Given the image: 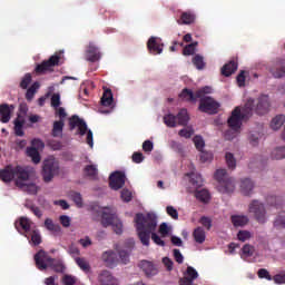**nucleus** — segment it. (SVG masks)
<instances>
[{"label": "nucleus", "instance_id": "33", "mask_svg": "<svg viewBox=\"0 0 285 285\" xmlns=\"http://www.w3.org/2000/svg\"><path fill=\"white\" fill-rule=\"evenodd\" d=\"M101 104L102 106L110 107L112 104H115V98L112 96V90L111 89H105L102 97H101Z\"/></svg>", "mask_w": 285, "mask_h": 285}, {"label": "nucleus", "instance_id": "47", "mask_svg": "<svg viewBox=\"0 0 285 285\" xmlns=\"http://www.w3.org/2000/svg\"><path fill=\"white\" fill-rule=\"evenodd\" d=\"M272 159H285V146L275 148L272 151Z\"/></svg>", "mask_w": 285, "mask_h": 285}, {"label": "nucleus", "instance_id": "37", "mask_svg": "<svg viewBox=\"0 0 285 285\" xmlns=\"http://www.w3.org/2000/svg\"><path fill=\"white\" fill-rule=\"evenodd\" d=\"M180 99H184L185 101H197V92H193V90L190 89H184L180 95H179Z\"/></svg>", "mask_w": 285, "mask_h": 285}, {"label": "nucleus", "instance_id": "10", "mask_svg": "<svg viewBox=\"0 0 285 285\" xmlns=\"http://www.w3.org/2000/svg\"><path fill=\"white\" fill-rule=\"evenodd\" d=\"M164 124L168 128H176L177 124L178 126H188V121H190V116H188L187 109H180L177 114V116L173 114H167L164 116Z\"/></svg>", "mask_w": 285, "mask_h": 285}, {"label": "nucleus", "instance_id": "4", "mask_svg": "<svg viewBox=\"0 0 285 285\" xmlns=\"http://www.w3.org/2000/svg\"><path fill=\"white\" fill-rule=\"evenodd\" d=\"M212 92L213 89L210 87H203L196 91V97L200 99L198 109L207 115H217L219 112V102L214 100L213 97L206 96Z\"/></svg>", "mask_w": 285, "mask_h": 285}, {"label": "nucleus", "instance_id": "7", "mask_svg": "<svg viewBox=\"0 0 285 285\" xmlns=\"http://www.w3.org/2000/svg\"><path fill=\"white\" fill-rule=\"evenodd\" d=\"M101 224L104 228H108V226H111L116 235H121V233H124V224L121 223L119 217H117V214H115L108 207H105L101 212Z\"/></svg>", "mask_w": 285, "mask_h": 285}, {"label": "nucleus", "instance_id": "6", "mask_svg": "<svg viewBox=\"0 0 285 285\" xmlns=\"http://www.w3.org/2000/svg\"><path fill=\"white\" fill-rule=\"evenodd\" d=\"M0 179L4 184H10L14 179L17 184L21 179H30V171L21 166L8 165L0 170Z\"/></svg>", "mask_w": 285, "mask_h": 285}, {"label": "nucleus", "instance_id": "46", "mask_svg": "<svg viewBox=\"0 0 285 285\" xmlns=\"http://www.w3.org/2000/svg\"><path fill=\"white\" fill-rule=\"evenodd\" d=\"M225 159L228 168L235 170V168L237 167V160H235V156L232 153H226Z\"/></svg>", "mask_w": 285, "mask_h": 285}, {"label": "nucleus", "instance_id": "54", "mask_svg": "<svg viewBox=\"0 0 285 285\" xmlns=\"http://www.w3.org/2000/svg\"><path fill=\"white\" fill-rule=\"evenodd\" d=\"M252 235L248 230H239L237 234L238 242H248L250 239Z\"/></svg>", "mask_w": 285, "mask_h": 285}, {"label": "nucleus", "instance_id": "49", "mask_svg": "<svg viewBox=\"0 0 285 285\" xmlns=\"http://www.w3.org/2000/svg\"><path fill=\"white\" fill-rule=\"evenodd\" d=\"M257 275L259 279H267V282H273V276H271V273L266 268L258 269Z\"/></svg>", "mask_w": 285, "mask_h": 285}, {"label": "nucleus", "instance_id": "11", "mask_svg": "<svg viewBox=\"0 0 285 285\" xmlns=\"http://www.w3.org/2000/svg\"><path fill=\"white\" fill-rule=\"evenodd\" d=\"M55 175H59V161L55 157L45 159L42 166V177L46 184L55 179Z\"/></svg>", "mask_w": 285, "mask_h": 285}, {"label": "nucleus", "instance_id": "34", "mask_svg": "<svg viewBox=\"0 0 285 285\" xmlns=\"http://www.w3.org/2000/svg\"><path fill=\"white\" fill-rule=\"evenodd\" d=\"M248 222H249L248 216H244V215H233L232 216V224L236 228L246 226V224H248Z\"/></svg>", "mask_w": 285, "mask_h": 285}, {"label": "nucleus", "instance_id": "13", "mask_svg": "<svg viewBox=\"0 0 285 285\" xmlns=\"http://www.w3.org/2000/svg\"><path fill=\"white\" fill-rule=\"evenodd\" d=\"M249 213H253L258 224H266V207L259 200H253L249 204Z\"/></svg>", "mask_w": 285, "mask_h": 285}, {"label": "nucleus", "instance_id": "28", "mask_svg": "<svg viewBox=\"0 0 285 285\" xmlns=\"http://www.w3.org/2000/svg\"><path fill=\"white\" fill-rule=\"evenodd\" d=\"M83 174L86 177H88L91 180L99 179V169L97 168V165H87L83 168Z\"/></svg>", "mask_w": 285, "mask_h": 285}, {"label": "nucleus", "instance_id": "24", "mask_svg": "<svg viewBox=\"0 0 285 285\" xmlns=\"http://www.w3.org/2000/svg\"><path fill=\"white\" fill-rule=\"evenodd\" d=\"M139 266H140L141 271H144V273L147 277H153V276L157 275V273H158L155 264H153L148 261H141L139 263Z\"/></svg>", "mask_w": 285, "mask_h": 285}, {"label": "nucleus", "instance_id": "58", "mask_svg": "<svg viewBox=\"0 0 285 285\" xmlns=\"http://www.w3.org/2000/svg\"><path fill=\"white\" fill-rule=\"evenodd\" d=\"M266 202L269 204V206H282V204H279V202H282L279 196H268Z\"/></svg>", "mask_w": 285, "mask_h": 285}, {"label": "nucleus", "instance_id": "40", "mask_svg": "<svg viewBox=\"0 0 285 285\" xmlns=\"http://www.w3.org/2000/svg\"><path fill=\"white\" fill-rule=\"evenodd\" d=\"M75 262L80 271H82L83 273H88L90 271V263L88 262V259L83 257H76Z\"/></svg>", "mask_w": 285, "mask_h": 285}, {"label": "nucleus", "instance_id": "15", "mask_svg": "<svg viewBox=\"0 0 285 285\" xmlns=\"http://www.w3.org/2000/svg\"><path fill=\"white\" fill-rule=\"evenodd\" d=\"M199 277V273L193 266H188L184 273V277L179 279V285H194L195 279Z\"/></svg>", "mask_w": 285, "mask_h": 285}, {"label": "nucleus", "instance_id": "29", "mask_svg": "<svg viewBox=\"0 0 285 285\" xmlns=\"http://www.w3.org/2000/svg\"><path fill=\"white\" fill-rule=\"evenodd\" d=\"M254 188H255V183H253L250 178H245L240 181V190L243 195L245 196L250 195Z\"/></svg>", "mask_w": 285, "mask_h": 285}, {"label": "nucleus", "instance_id": "62", "mask_svg": "<svg viewBox=\"0 0 285 285\" xmlns=\"http://www.w3.org/2000/svg\"><path fill=\"white\" fill-rule=\"evenodd\" d=\"M199 222L202 226H204V228H206L207 230H210V228H213V220H210V218L203 216Z\"/></svg>", "mask_w": 285, "mask_h": 285}, {"label": "nucleus", "instance_id": "30", "mask_svg": "<svg viewBox=\"0 0 285 285\" xmlns=\"http://www.w3.org/2000/svg\"><path fill=\"white\" fill-rule=\"evenodd\" d=\"M237 61L232 60L222 68V75L224 77H230L234 72H237Z\"/></svg>", "mask_w": 285, "mask_h": 285}, {"label": "nucleus", "instance_id": "1", "mask_svg": "<svg viewBox=\"0 0 285 285\" xmlns=\"http://www.w3.org/2000/svg\"><path fill=\"white\" fill-rule=\"evenodd\" d=\"M135 224L142 246H150V236L157 246H166V242L155 233L157 230V214L148 213L144 215L138 213L135 216Z\"/></svg>", "mask_w": 285, "mask_h": 285}, {"label": "nucleus", "instance_id": "52", "mask_svg": "<svg viewBox=\"0 0 285 285\" xmlns=\"http://www.w3.org/2000/svg\"><path fill=\"white\" fill-rule=\"evenodd\" d=\"M195 46H197V42H193L190 45H187L183 49V55H185V57H190V55H195Z\"/></svg>", "mask_w": 285, "mask_h": 285}, {"label": "nucleus", "instance_id": "50", "mask_svg": "<svg viewBox=\"0 0 285 285\" xmlns=\"http://www.w3.org/2000/svg\"><path fill=\"white\" fill-rule=\"evenodd\" d=\"M30 83H32V75L26 73L20 82V88H22V90H26L28 89V86H30Z\"/></svg>", "mask_w": 285, "mask_h": 285}, {"label": "nucleus", "instance_id": "39", "mask_svg": "<svg viewBox=\"0 0 285 285\" xmlns=\"http://www.w3.org/2000/svg\"><path fill=\"white\" fill-rule=\"evenodd\" d=\"M195 197L196 199H198V202H202L203 204H208V202H210V193H208V190L206 189L197 190L195 193Z\"/></svg>", "mask_w": 285, "mask_h": 285}, {"label": "nucleus", "instance_id": "55", "mask_svg": "<svg viewBox=\"0 0 285 285\" xmlns=\"http://www.w3.org/2000/svg\"><path fill=\"white\" fill-rule=\"evenodd\" d=\"M194 144L196 146V149L202 153L204 150V147L206 146V142H204V138L202 136L194 137Z\"/></svg>", "mask_w": 285, "mask_h": 285}, {"label": "nucleus", "instance_id": "17", "mask_svg": "<svg viewBox=\"0 0 285 285\" xmlns=\"http://www.w3.org/2000/svg\"><path fill=\"white\" fill-rule=\"evenodd\" d=\"M269 108H271V100L268 99V96L262 95L257 99V104L255 107L256 115H266Z\"/></svg>", "mask_w": 285, "mask_h": 285}, {"label": "nucleus", "instance_id": "38", "mask_svg": "<svg viewBox=\"0 0 285 285\" xmlns=\"http://www.w3.org/2000/svg\"><path fill=\"white\" fill-rule=\"evenodd\" d=\"M191 63L197 70H204L206 68V61H204V56L197 53L193 57Z\"/></svg>", "mask_w": 285, "mask_h": 285}, {"label": "nucleus", "instance_id": "41", "mask_svg": "<svg viewBox=\"0 0 285 285\" xmlns=\"http://www.w3.org/2000/svg\"><path fill=\"white\" fill-rule=\"evenodd\" d=\"M52 137H61L63 135V120H58L53 122Z\"/></svg>", "mask_w": 285, "mask_h": 285}, {"label": "nucleus", "instance_id": "42", "mask_svg": "<svg viewBox=\"0 0 285 285\" xmlns=\"http://www.w3.org/2000/svg\"><path fill=\"white\" fill-rule=\"evenodd\" d=\"M45 227L47 228V230H50L51 233H61V226L59 224H55V222H52V219L50 218H47L45 220Z\"/></svg>", "mask_w": 285, "mask_h": 285}, {"label": "nucleus", "instance_id": "27", "mask_svg": "<svg viewBox=\"0 0 285 285\" xmlns=\"http://www.w3.org/2000/svg\"><path fill=\"white\" fill-rule=\"evenodd\" d=\"M19 226L20 228H22L24 237H27V239H30V232L32 230V228H35L32 227V222L28 217H20Z\"/></svg>", "mask_w": 285, "mask_h": 285}, {"label": "nucleus", "instance_id": "8", "mask_svg": "<svg viewBox=\"0 0 285 285\" xmlns=\"http://www.w3.org/2000/svg\"><path fill=\"white\" fill-rule=\"evenodd\" d=\"M218 181V190L223 194H230L235 191V179L228 177L226 169H218L214 175Z\"/></svg>", "mask_w": 285, "mask_h": 285}, {"label": "nucleus", "instance_id": "59", "mask_svg": "<svg viewBox=\"0 0 285 285\" xmlns=\"http://www.w3.org/2000/svg\"><path fill=\"white\" fill-rule=\"evenodd\" d=\"M31 148H36L37 150H43V148H46V144L39 138H35L33 140H31Z\"/></svg>", "mask_w": 285, "mask_h": 285}, {"label": "nucleus", "instance_id": "18", "mask_svg": "<svg viewBox=\"0 0 285 285\" xmlns=\"http://www.w3.org/2000/svg\"><path fill=\"white\" fill-rule=\"evenodd\" d=\"M14 112V105L1 104L0 105V121L1 124H8L12 119Z\"/></svg>", "mask_w": 285, "mask_h": 285}, {"label": "nucleus", "instance_id": "57", "mask_svg": "<svg viewBox=\"0 0 285 285\" xmlns=\"http://www.w3.org/2000/svg\"><path fill=\"white\" fill-rule=\"evenodd\" d=\"M120 197L122 202H126L128 204V202H132V191L128 189H122L120 191Z\"/></svg>", "mask_w": 285, "mask_h": 285}, {"label": "nucleus", "instance_id": "43", "mask_svg": "<svg viewBox=\"0 0 285 285\" xmlns=\"http://www.w3.org/2000/svg\"><path fill=\"white\" fill-rule=\"evenodd\" d=\"M285 117L284 115H278L275 118H273L271 122L272 130H279L282 126H284Z\"/></svg>", "mask_w": 285, "mask_h": 285}, {"label": "nucleus", "instance_id": "35", "mask_svg": "<svg viewBox=\"0 0 285 285\" xmlns=\"http://www.w3.org/2000/svg\"><path fill=\"white\" fill-rule=\"evenodd\" d=\"M27 155L31 158V161L33 164H40L41 163V154H39V149L35 147L27 148Z\"/></svg>", "mask_w": 285, "mask_h": 285}, {"label": "nucleus", "instance_id": "23", "mask_svg": "<svg viewBox=\"0 0 285 285\" xmlns=\"http://www.w3.org/2000/svg\"><path fill=\"white\" fill-rule=\"evenodd\" d=\"M98 281L101 285H119V281L108 271H102L98 276Z\"/></svg>", "mask_w": 285, "mask_h": 285}, {"label": "nucleus", "instance_id": "19", "mask_svg": "<svg viewBox=\"0 0 285 285\" xmlns=\"http://www.w3.org/2000/svg\"><path fill=\"white\" fill-rule=\"evenodd\" d=\"M26 117L27 115L18 114L17 118L13 121V130L17 137H23V135H26V132L23 131V126H26Z\"/></svg>", "mask_w": 285, "mask_h": 285}, {"label": "nucleus", "instance_id": "45", "mask_svg": "<svg viewBox=\"0 0 285 285\" xmlns=\"http://www.w3.org/2000/svg\"><path fill=\"white\" fill-rule=\"evenodd\" d=\"M255 255V247L250 244H245L242 248V257H253Z\"/></svg>", "mask_w": 285, "mask_h": 285}, {"label": "nucleus", "instance_id": "2", "mask_svg": "<svg viewBox=\"0 0 285 285\" xmlns=\"http://www.w3.org/2000/svg\"><path fill=\"white\" fill-rule=\"evenodd\" d=\"M255 106V100L249 98L243 108L236 107L230 117L227 120L228 127L233 132H238L242 128V122L247 121V119L253 117V108Z\"/></svg>", "mask_w": 285, "mask_h": 285}, {"label": "nucleus", "instance_id": "3", "mask_svg": "<svg viewBox=\"0 0 285 285\" xmlns=\"http://www.w3.org/2000/svg\"><path fill=\"white\" fill-rule=\"evenodd\" d=\"M33 259L38 271H48V268H51L55 273L66 274V264H63V261L50 257L43 249H40L33 256Z\"/></svg>", "mask_w": 285, "mask_h": 285}, {"label": "nucleus", "instance_id": "12", "mask_svg": "<svg viewBox=\"0 0 285 285\" xmlns=\"http://www.w3.org/2000/svg\"><path fill=\"white\" fill-rule=\"evenodd\" d=\"M134 248L135 239L132 238H128L122 245H116V250L119 254L121 264H127L130 262V253H132Z\"/></svg>", "mask_w": 285, "mask_h": 285}, {"label": "nucleus", "instance_id": "25", "mask_svg": "<svg viewBox=\"0 0 285 285\" xmlns=\"http://www.w3.org/2000/svg\"><path fill=\"white\" fill-rule=\"evenodd\" d=\"M195 19H197V17L193 11H184L180 14V19L177 20V23L179 26H190V23H195Z\"/></svg>", "mask_w": 285, "mask_h": 285}, {"label": "nucleus", "instance_id": "61", "mask_svg": "<svg viewBox=\"0 0 285 285\" xmlns=\"http://www.w3.org/2000/svg\"><path fill=\"white\" fill-rule=\"evenodd\" d=\"M166 213H167V215H169V217H171V219H179V212H177V209H175V207L167 206Z\"/></svg>", "mask_w": 285, "mask_h": 285}, {"label": "nucleus", "instance_id": "21", "mask_svg": "<svg viewBox=\"0 0 285 285\" xmlns=\"http://www.w3.org/2000/svg\"><path fill=\"white\" fill-rule=\"evenodd\" d=\"M28 179L16 180V186L29 195H37L38 188L35 183L27 184Z\"/></svg>", "mask_w": 285, "mask_h": 285}, {"label": "nucleus", "instance_id": "14", "mask_svg": "<svg viewBox=\"0 0 285 285\" xmlns=\"http://www.w3.org/2000/svg\"><path fill=\"white\" fill-rule=\"evenodd\" d=\"M109 186L111 190H119L126 186V174L124 171H115L109 176Z\"/></svg>", "mask_w": 285, "mask_h": 285}, {"label": "nucleus", "instance_id": "22", "mask_svg": "<svg viewBox=\"0 0 285 285\" xmlns=\"http://www.w3.org/2000/svg\"><path fill=\"white\" fill-rule=\"evenodd\" d=\"M102 261L109 268H115V266L119 264V257H117V253L112 250L105 252L102 254Z\"/></svg>", "mask_w": 285, "mask_h": 285}, {"label": "nucleus", "instance_id": "60", "mask_svg": "<svg viewBox=\"0 0 285 285\" xmlns=\"http://www.w3.org/2000/svg\"><path fill=\"white\" fill-rule=\"evenodd\" d=\"M194 134H195V130H193L190 128L180 129L178 132V135L180 137H184L185 139H190V137H193Z\"/></svg>", "mask_w": 285, "mask_h": 285}, {"label": "nucleus", "instance_id": "56", "mask_svg": "<svg viewBox=\"0 0 285 285\" xmlns=\"http://www.w3.org/2000/svg\"><path fill=\"white\" fill-rule=\"evenodd\" d=\"M51 106L55 110L61 106V96L59 94H53L51 96Z\"/></svg>", "mask_w": 285, "mask_h": 285}, {"label": "nucleus", "instance_id": "9", "mask_svg": "<svg viewBox=\"0 0 285 285\" xmlns=\"http://www.w3.org/2000/svg\"><path fill=\"white\" fill-rule=\"evenodd\" d=\"M61 66V53H53L49 59L36 65L35 73L38 76L55 72V68Z\"/></svg>", "mask_w": 285, "mask_h": 285}, {"label": "nucleus", "instance_id": "32", "mask_svg": "<svg viewBox=\"0 0 285 285\" xmlns=\"http://www.w3.org/2000/svg\"><path fill=\"white\" fill-rule=\"evenodd\" d=\"M193 237L196 244H204L206 242V230L204 227H197L193 232Z\"/></svg>", "mask_w": 285, "mask_h": 285}, {"label": "nucleus", "instance_id": "64", "mask_svg": "<svg viewBox=\"0 0 285 285\" xmlns=\"http://www.w3.org/2000/svg\"><path fill=\"white\" fill-rule=\"evenodd\" d=\"M131 159H132L134 164H141V161H144L145 157H144V154H141L139 151H135L131 156Z\"/></svg>", "mask_w": 285, "mask_h": 285}, {"label": "nucleus", "instance_id": "31", "mask_svg": "<svg viewBox=\"0 0 285 285\" xmlns=\"http://www.w3.org/2000/svg\"><path fill=\"white\" fill-rule=\"evenodd\" d=\"M186 177H189V184H191L194 188H199L202 187V184H204V179L202 178V175L195 171L186 174Z\"/></svg>", "mask_w": 285, "mask_h": 285}, {"label": "nucleus", "instance_id": "36", "mask_svg": "<svg viewBox=\"0 0 285 285\" xmlns=\"http://www.w3.org/2000/svg\"><path fill=\"white\" fill-rule=\"evenodd\" d=\"M29 242L33 244V246H39L41 244V234L39 233V229L32 228L29 232Z\"/></svg>", "mask_w": 285, "mask_h": 285}, {"label": "nucleus", "instance_id": "44", "mask_svg": "<svg viewBox=\"0 0 285 285\" xmlns=\"http://www.w3.org/2000/svg\"><path fill=\"white\" fill-rule=\"evenodd\" d=\"M38 88H40V85L38 81H36L32 83V86L29 89H27V92H26L27 101H32V99H35V95H37Z\"/></svg>", "mask_w": 285, "mask_h": 285}, {"label": "nucleus", "instance_id": "53", "mask_svg": "<svg viewBox=\"0 0 285 285\" xmlns=\"http://www.w3.org/2000/svg\"><path fill=\"white\" fill-rule=\"evenodd\" d=\"M274 284H285V271H281L278 274L272 277Z\"/></svg>", "mask_w": 285, "mask_h": 285}, {"label": "nucleus", "instance_id": "5", "mask_svg": "<svg viewBox=\"0 0 285 285\" xmlns=\"http://www.w3.org/2000/svg\"><path fill=\"white\" fill-rule=\"evenodd\" d=\"M72 131L73 136L79 141H83V137H86V144L91 148L95 146L92 130L88 128V124L86 122V120L77 115L72 116Z\"/></svg>", "mask_w": 285, "mask_h": 285}, {"label": "nucleus", "instance_id": "16", "mask_svg": "<svg viewBox=\"0 0 285 285\" xmlns=\"http://www.w3.org/2000/svg\"><path fill=\"white\" fill-rule=\"evenodd\" d=\"M147 48L150 55H161V52H164V42H161L160 38L150 37L147 42Z\"/></svg>", "mask_w": 285, "mask_h": 285}, {"label": "nucleus", "instance_id": "48", "mask_svg": "<svg viewBox=\"0 0 285 285\" xmlns=\"http://www.w3.org/2000/svg\"><path fill=\"white\" fill-rule=\"evenodd\" d=\"M275 228H285V212H281L274 220Z\"/></svg>", "mask_w": 285, "mask_h": 285}, {"label": "nucleus", "instance_id": "51", "mask_svg": "<svg viewBox=\"0 0 285 285\" xmlns=\"http://www.w3.org/2000/svg\"><path fill=\"white\" fill-rule=\"evenodd\" d=\"M47 146L51 148V150H61V148H63V145L61 144V141H58L55 139L48 140Z\"/></svg>", "mask_w": 285, "mask_h": 285}, {"label": "nucleus", "instance_id": "26", "mask_svg": "<svg viewBox=\"0 0 285 285\" xmlns=\"http://www.w3.org/2000/svg\"><path fill=\"white\" fill-rule=\"evenodd\" d=\"M271 72L275 79H282V77H285V60H278L271 69Z\"/></svg>", "mask_w": 285, "mask_h": 285}, {"label": "nucleus", "instance_id": "20", "mask_svg": "<svg viewBox=\"0 0 285 285\" xmlns=\"http://www.w3.org/2000/svg\"><path fill=\"white\" fill-rule=\"evenodd\" d=\"M86 59L91 63H95L96 61H99V59H101V52H99V48H97V46H95L94 43H89L86 51Z\"/></svg>", "mask_w": 285, "mask_h": 285}, {"label": "nucleus", "instance_id": "63", "mask_svg": "<svg viewBox=\"0 0 285 285\" xmlns=\"http://www.w3.org/2000/svg\"><path fill=\"white\" fill-rule=\"evenodd\" d=\"M154 148H155V145L153 144V141L145 140L142 142V150H144V153H153Z\"/></svg>", "mask_w": 285, "mask_h": 285}]
</instances>
